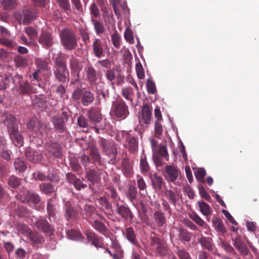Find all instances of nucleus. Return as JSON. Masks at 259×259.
<instances>
[{
  "label": "nucleus",
  "mask_w": 259,
  "mask_h": 259,
  "mask_svg": "<svg viewBox=\"0 0 259 259\" xmlns=\"http://www.w3.org/2000/svg\"><path fill=\"white\" fill-rule=\"evenodd\" d=\"M164 194L168 200V202L172 204L174 206H176L181 197L178 191L177 190L166 189L165 190Z\"/></svg>",
  "instance_id": "412c9836"
},
{
  "label": "nucleus",
  "mask_w": 259,
  "mask_h": 259,
  "mask_svg": "<svg viewBox=\"0 0 259 259\" xmlns=\"http://www.w3.org/2000/svg\"><path fill=\"white\" fill-rule=\"evenodd\" d=\"M147 92L151 94H154L156 92V88L154 81L150 79H148L146 81Z\"/></svg>",
  "instance_id": "e2e57ef3"
},
{
  "label": "nucleus",
  "mask_w": 259,
  "mask_h": 259,
  "mask_svg": "<svg viewBox=\"0 0 259 259\" xmlns=\"http://www.w3.org/2000/svg\"><path fill=\"white\" fill-rule=\"evenodd\" d=\"M77 214L76 210L71 206L69 202H67L65 205V219L69 221L71 219L74 218Z\"/></svg>",
  "instance_id": "c9c22d12"
},
{
  "label": "nucleus",
  "mask_w": 259,
  "mask_h": 259,
  "mask_svg": "<svg viewBox=\"0 0 259 259\" xmlns=\"http://www.w3.org/2000/svg\"><path fill=\"white\" fill-rule=\"evenodd\" d=\"M94 99V94L89 90H84L80 103L83 106H88L93 102Z\"/></svg>",
  "instance_id": "c85d7f7f"
},
{
  "label": "nucleus",
  "mask_w": 259,
  "mask_h": 259,
  "mask_svg": "<svg viewBox=\"0 0 259 259\" xmlns=\"http://www.w3.org/2000/svg\"><path fill=\"white\" fill-rule=\"evenodd\" d=\"M69 67L72 72L79 74L82 68V66L79 60L72 55L69 59Z\"/></svg>",
  "instance_id": "b1692460"
},
{
  "label": "nucleus",
  "mask_w": 259,
  "mask_h": 259,
  "mask_svg": "<svg viewBox=\"0 0 259 259\" xmlns=\"http://www.w3.org/2000/svg\"><path fill=\"white\" fill-rule=\"evenodd\" d=\"M12 82L17 91L22 95H29L36 92V89H34L27 80L23 79L22 75L16 74L12 78Z\"/></svg>",
  "instance_id": "20e7f679"
},
{
  "label": "nucleus",
  "mask_w": 259,
  "mask_h": 259,
  "mask_svg": "<svg viewBox=\"0 0 259 259\" xmlns=\"http://www.w3.org/2000/svg\"><path fill=\"white\" fill-rule=\"evenodd\" d=\"M233 241V245L241 253L244 255L248 254L249 249L240 237H236Z\"/></svg>",
  "instance_id": "cd10ccee"
},
{
  "label": "nucleus",
  "mask_w": 259,
  "mask_h": 259,
  "mask_svg": "<svg viewBox=\"0 0 259 259\" xmlns=\"http://www.w3.org/2000/svg\"><path fill=\"white\" fill-rule=\"evenodd\" d=\"M91 21L94 26V29L97 35H101L104 34L106 31V28L102 21L95 19L93 17Z\"/></svg>",
  "instance_id": "bb28decb"
},
{
  "label": "nucleus",
  "mask_w": 259,
  "mask_h": 259,
  "mask_svg": "<svg viewBox=\"0 0 259 259\" xmlns=\"http://www.w3.org/2000/svg\"><path fill=\"white\" fill-rule=\"evenodd\" d=\"M179 237L182 241L189 242L191 240L192 235L187 230L181 228L179 230Z\"/></svg>",
  "instance_id": "5fc2aeb1"
},
{
  "label": "nucleus",
  "mask_w": 259,
  "mask_h": 259,
  "mask_svg": "<svg viewBox=\"0 0 259 259\" xmlns=\"http://www.w3.org/2000/svg\"><path fill=\"white\" fill-rule=\"evenodd\" d=\"M33 178L35 180H38L40 181H53L54 180H58V178H56L54 177V178L52 177H50L49 176H46L41 172L39 171H36L33 174Z\"/></svg>",
  "instance_id": "4c0bfd02"
},
{
  "label": "nucleus",
  "mask_w": 259,
  "mask_h": 259,
  "mask_svg": "<svg viewBox=\"0 0 259 259\" xmlns=\"http://www.w3.org/2000/svg\"><path fill=\"white\" fill-rule=\"evenodd\" d=\"M59 35L61 44L64 49L68 51H72L77 46V38L75 33L68 28L62 30Z\"/></svg>",
  "instance_id": "7ed1b4c3"
},
{
  "label": "nucleus",
  "mask_w": 259,
  "mask_h": 259,
  "mask_svg": "<svg viewBox=\"0 0 259 259\" xmlns=\"http://www.w3.org/2000/svg\"><path fill=\"white\" fill-rule=\"evenodd\" d=\"M38 128V131H36L35 133L36 136H37L38 138H46L48 135V131L50 130L48 125L41 122Z\"/></svg>",
  "instance_id": "58836bf2"
},
{
  "label": "nucleus",
  "mask_w": 259,
  "mask_h": 259,
  "mask_svg": "<svg viewBox=\"0 0 259 259\" xmlns=\"http://www.w3.org/2000/svg\"><path fill=\"white\" fill-rule=\"evenodd\" d=\"M82 212V217L84 219H88L93 217L96 213V208L91 204H85L82 208L80 207Z\"/></svg>",
  "instance_id": "7c9ffc66"
},
{
  "label": "nucleus",
  "mask_w": 259,
  "mask_h": 259,
  "mask_svg": "<svg viewBox=\"0 0 259 259\" xmlns=\"http://www.w3.org/2000/svg\"><path fill=\"white\" fill-rule=\"evenodd\" d=\"M87 80L91 85L95 83L98 79L97 73L92 65L88 64L84 68Z\"/></svg>",
  "instance_id": "f3484780"
},
{
  "label": "nucleus",
  "mask_w": 259,
  "mask_h": 259,
  "mask_svg": "<svg viewBox=\"0 0 259 259\" xmlns=\"http://www.w3.org/2000/svg\"><path fill=\"white\" fill-rule=\"evenodd\" d=\"M87 239L91 242L93 245L96 247L103 248L102 246V238L98 236L94 232L92 231H87L85 233Z\"/></svg>",
  "instance_id": "2eb2a0df"
},
{
  "label": "nucleus",
  "mask_w": 259,
  "mask_h": 259,
  "mask_svg": "<svg viewBox=\"0 0 259 259\" xmlns=\"http://www.w3.org/2000/svg\"><path fill=\"white\" fill-rule=\"evenodd\" d=\"M38 42L46 48L51 47L53 45V37L52 33L43 31L38 38Z\"/></svg>",
  "instance_id": "dca6fc26"
},
{
  "label": "nucleus",
  "mask_w": 259,
  "mask_h": 259,
  "mask_svg": "<svg viewBox=\"0 0 259 259\" xmlns=\"http://www.w3.org/2000/svg\"><path fill=\"white\" fill-rule=\"evenodd\" d=\"M67 237L72 240H79L82 239L81 233L76 230L71 229L66 232Z\"/></svg>",
  "instance_id": "49530a36"
},
{
  "label": "nucleus",
  "mask_w": 259,
  "mask_h": 259,
  "mask_svg": "<svg viewBox=\"0 0 259 259\" xmlns=\"http://www.w3.org/2000/svg\"><path fill=\"white\" fill-rule=\"evenodd\" d=\"M20 200L23 203H26L31 208L36 209V205L40 201V197L37 193L27 191L25 194L20 196Z\"/></svg>",
  "instance_id": "423d86ee"
},
{
  "label": "nucleus",
  "mask_w": 259,
  "mask_h": 259,
  "mask_svg": "<svg viewBox=\"0 0 259 259\" xmlns=\"http://www.w3.org/2000/svg\"><path fill=\"white\" fill-rule=\"evenodd\" d=\"M0 3L5 10L14 9L17 5L16 0H0Z\"/></svg>",
  "instance_id": "864d4df0"
},
{
  "label": "nucleus",
  "mask_w": 259,
  "mask_h": 259,
  "mask_svg": "<svg viewBox=\"0 0 259 259\" xmlns=\"http://www.w3.org/2000/svg\"><path fill=\"white\" fill-rule=\"evenodd\" d=\"M46 150L50 154L56 158H60L62 156V148L60 144L57 142H52L47 144Z\"/></svg>",
  "instance_id": "4468645a"
},
{
  "label": "nucleus",
  "mask_w": 259,
  "mask_h": 259,
  "mask_svg": "<svg viewBox=\"0 0 259 259\" xmlns=\"http://www.w3.org/2000/svg\"><path fill=\"white\" fill-rule=\"evenodd\" d=\"M37 229L43 232L46 236L51 237L53 235L55 230L53 225L49 223L45 219H40L35 222Z\"/></svg>",
  "instance_id": "0eeeda50"
},
{
  "label": "nucleus",
  "mask_w": 259,
  "mask_h": 259,
  "mask_svg": "<svg viewBox=\"0 0 259 259\" xmlns=\"http://www.w3.org/2000/svg\"><path fill=\"white\" fill-rule=\"evenodd\" d=\"M14 62L18 67H26L27 65V59L20 55H17L15 57Z\"/></svg>",
  "instance_id": "052dcab7"
},
{
  "label": "nucleus",
  "mask_w": 259,
  "mask_h": 259,
  "mask_svg": "<svg viewBox=\"0 0 259 259\" xmlns=\"http://www.w3.org/2000/svg\"><path fill=\"white\" fill-rule=\"evenodd\" d=\"M115 212L117 214L127 221L132 222L134 218L131 209L125 204L120 205L119 202H117Z\"/></svg>",
  "instance_id": "6e6552de"
},
{
  "label": "nucleus",
  "mask_w": 259,
  "mask_h": 259,
  "mask_svg": "<svg viewBox=\"0 0 259 259\" xmlns=\"http://www.w3.org/2000/svg\"><path fill=\"white\" fill-rule=\"evenodd\" d=\"M29 237L32 242L35 244H40L43 241V237L37 232H30Z\"/></svg>",
  "instance_id": "13d9d810"
},
{
  "label": "nucleus",
  "mask_w": 259,
  "mask_h": 259,
  "mask_svg": "<svg viewBox=\"0 0 259 259\" xmlns=\"http://www.w3.org/2000/svg\"><path fill=\"white\" fill-rule=\"evenodd\" d=\"M151 108L148 104H144L142 109L141 115L139 116V122L148 125L151 123Z\"/></svg>",
  "instance_id": "f8f14e48"
},
{
  "label": "nucleus",
  "mask_w": 259,
  "mask_h": 259,
  "mask_svg": "<svg viewBox=\"0 0 259 259\" xmlns=\"http://www.w3.org/2000/svg\"><path fill=\"white\" fill-rule=\"evenodd\" d=\"M190 218L200 227L207 228L208 225L197 213L193 212L189 214Z\"/></svg>",
  "instance_id": "c03bdc74"
},
{
  "label": "nucleus",
  "mask_w": 259,
  "mask_h": 259,
  "mask_svg": "<svg viewBox=\"0 0 259 259\" xmlns=\"http://www.w3.org/2000/svg\"><path fill=\"white\" fill-rule=\"evenodd\" d=\"M137 183L141 195H145L144 192L147 193V185L143 178L141 176H137Z\"/></svg>",
  "instance_id": "37998d69"
},
{
  "label": "nucleus",
  "mask_w": 259,
  "mask_h": 259,
  "mask_svg": "<svg viewBox=\"0 0 259 259\" xmlns=\"http://www.w3.org/2000/svg\"><path fill=\"white\" fill-rule=\"evenodd\" d=\"M123 234L132 244L135 246H139L136 235L133 228L128 227L126 228L125 231L123 232Z\"/></svg>",
  "instance_id": "5701e85b"
},
{
  "label": "nucleus",
  "mask_w": 259,
  "mask_h": 259,
  "mask_svg": "<svg viewBox=\"0 0 259 259\" xmlns=\"http://www.w3.org/2000/svg\"><path fill=\"white\" fill-rule=\"evenodd\" d=\"M66 178L69 183L72 184L75 189L78 191L87 187L86 184H83L79 179L77 178L75 175L72 173L67 174Z\"/></svg>",
  "instance_id": "a211bd4d"
},
{
  "label": "nucleus",
  "mask_w": 259,
  "mask_h": 259,
  "mask_svg": "<svg viewBox=\"0 0 259 259\" xmlns=\"http://www.w3.org/2000/svg\"><path fill=\"white\" fill-rule=\"evenodd\" d=\"M84 89L77 88L75 89L72 94L71 98L74 101L79 102L81 101Z\"/></svg>",
  "instance_id": "6e6d98bb"
},
{
  "label": "nucleus",
  "mask_w": 259,
  "mask_h": 259,
  "mask_svg": "<svg viewBox=\"0 0 259 259\" xmlns=\"http://www.w3.org/2000/svg\"><path fill=\"white\" fill-rule=\"evenodd\" d=\"M12 209L15 212L16 214L20 218H28L31 211L26 207L19 204L18 203H14L12 206Z\"/></svg>",
  "instance_id": "4be33fe9"
},
{
  "label": "nucleus",
  "mask_w": 259,
  "mask_h": 259,
  "mask_svg": "<svg viewBox=\"0 0 259 259\" xmlns=\"http://www.w3.org/2000/svg\"><path fill=\"white\" fill-rule=\"evenodd\" d=\"M198 205L201 212L204 215L207 216L211 214L212 209L209 205L205 202H198Z\"/></svg>",
  "instance_id": "8fccbe9b"
},
{
  "label": "nucleus",
  "mask_w": 259,
  "mask_h": 259,
  "mask_svg": "<svg viewBox=\"0 0 259 259\" xmlns=\"http://www.w3.org/2000/svg\"><path fill=\"white\" fill-rule=\"evenodd\" d=\"M180 174V169L176 167L167 165L165 167L164 177L168 181L175 183Z\"/></svg>",
  "instance_id": "9b49d317"
},
{
  "label": "nucleus",
  "mask_w": 259,
  "mask_h": 259,
  "mask_svg": "<svg viewBox=\"0 0 259 259\" xmlns=\"http://www.w3.org/2000/svg\"><path fill=\"white\" fill-rule=\"evenodd\" d=\"M90 13L93 16L92 18H98L100 16L99 9L95 3L92 4L90 7Z\"/></svg>",
  "instance_id": "774afa93"
},
{
  "label": "nucleus",
  "mask_w": 259,
  "mask_h": 259,
  "mask_svg": "<svg viewBox=\"0 0 259 259\" xmlns=\"http://www.w3.org/2000/svg\"><path fill=\"white\" fill-rule=\"evenodd\" d=\"M21 180L15 176H11L8 180L9 186L13 188L18 187L21 185Z\"/></svg>",
  "instance_id": "bf43d9fd"
},
{
  "label": "nucleus",
  "mask_w": 259,
  "mask_h": 259,
  "mask_svg": "<svg viewBox=\"0 0 259 259\" xmlns=\"http://www.w3.org/2000/svg\"><path fill=\"white\" fill-rule=\"evenodd\" d=\"M47 209L50 220H51V218H54L55 217L56 208L54 204V199H49L48 200Z\"/></svg>",
  "instance_id": "09e8293b"
},
{
  "label": "nucleus",
  "mask_w": 259,
  "mask_h": 259,
  "mask_svg": "<svg viewBox=\"0 0 259 259\" xmlns=\"http://www.w3.org/2000/svg\"><path fill=\"white\" fill-rule=\"evenodd\" d=\"M112 111L117 118L122 119H125L129 114L128 107L122 99L113 102Z\"/></svg>",
  "instance_id": "39448f33"
},
{
  "label": "nucleus",
  "mask_w": 259,
  "mask_h": 259,
  "mask_svg": "<svg viewBox=\"0 0 259 259\" xmlns=\"http://www.w3.org/2000/svg\"><path fill=\"white\" fill-rule=\"evenodd\" d=\"M34 63L37 67L43 70L48 71L50 69L49 66V62L46 59L36 58L34 60Z\"/></svg>",
  "instance_id": "a19ab883"
},
{
  "label": "nucleus",
  "mask_w": 259,
  "mask_h": 259,
  "mask_svg": "<svg viewBox=\"0 0 259 259\" xmlns=\"http://www.w3.org/2000/svg\"><path fill=\"white\" fill-rule=\"evenodd\" d=\"M111 40L113 46L115 48L119 49L120 47L121 37L117 31H115L111 35Z\"/></svg>",
  "instance_id": "680f3d73"
},
{
  "label": "nucleus",
  "mask_w": 259,
  "mask_h": 259,
  "mask_svg": "<svg viewBox=\"0 0 259 259\" xmlns=\"http://www.w3.org/2000/svg\"><path fill=\"white\" fill-rule=\"evenodd\" d=\"M77 124L82 128H86L89 126V121L83 115H80L77 118Z\"/></svg>",
  "instance_id": "69168bd1"
},
{
  "label": "nucleus",
  "mask_w": 259,
  "mask_h": 259,
  "mask_svg": "<svg viewBox=\"0 0 259 259\" xmlns=\"http://www.w3.org/2000/svg\"><path fill=\"white\" fill-rule=\"evenodd\" d=\"M151 180L153 188L155 191H162L163 188H165V183L161 176L155 174L151 177Z\"/></svg>",
  "instance_id": "aec40b11"
},
{
  "label": "nucleus",
  "mask_w": 259,
  "mask_h": 259,
  "mask_svg": "<svg viewBox=\"0 0 259 259\" xmlns=\"http://www.w3.org/2000/svg\"><path fill=\"white\" fill-rule=\"evenodd\" d=\"M92 225L96 231L104 235H105L106 232L108 231V229L105 224L99 220L94 221Z\"/></svg>",
  "instance_id": "79ce46f5"
},
{
  "label": "nucleus",
  "mask_w": 259,
  "mask_h": 259,
  "mask_svg": "<svg viewBox=\"0 0 259 259\" xmlns=\"http://www.w3.org/2000/svg\"><path fill=\"white\" fill-rule=\"evenodd\" d=\"M126 141L127 148L131 153H134L137 151L138 148V138L129 135L126 138Z\"/></svg>",
  "instance_id": "2f4dec72"
},
{
  "label": "nucleus",
  "mask_w": 259,
  "mask_h": 259,
  "mask_svg": "<svg viewBox=\"0 0 259 259\" xmlns=\"http://www.w3.org/2000/svg\"><path fill=\"white\" fill-rule=\"evenodd\" d=\"M153 219L156 224L158 227H162L166 224L165 217L164 213L161 210H157L154 212Z\"/></svg>",
  "instance_id": "c756f323"
},
{
  "label": "nucleus",
  "mask_w": 259,
  "mask_h": 259,
  "mask_svg": "<svg viewBox=\"0 0 259 259\" xmlns=\"http://www.w3.org/2000/svg\"><path fill=\"white\" fill-rule=\"evenodd\" d=\"M51 122L53 123L55 132L57 133L62 134L67 132V128L66 125L67 122L59 117L58 115L54 116L52 117Z\"/></svg>",
  "instance_id": "9d476101"
},
{
  "label": "nucleus",
  "mask_w": 259,
  "mask_h": 259,
  "mask_svg": "<svg viewBox=\"0 0 259 259\" xmlns=\"http://www.w3.org/2000/svg\"><path fill=\"white\" fill-rule=\"evenodd\" d=\"M151 245L156 252L160 255H164L167 252V248L163 241L157 237H153L151 240Z\"/></svg>",
  "instance_id": "ddd939ff"
},
{
  "label": "nucleus",
  "mask_w": 259,
  "mask_h": 259,
  "mask_svg": "<svg viewBox=\"0 0 259 259\" xmlns=\"http://www.w3.org/2000/svg\"><path fill=\"white\" fill-rule=\"evenodd\" d=\"M88 117L94 124L99 123L102 119L101 111L97 108L90 109L88 112Z\"/></svg>",
  "instance_id": "6ab92c4d"
},
{
  "label": "nucleus",
  "mask_w": 259,
  "mask_h": 259,
  "mask_svg": "<svg viewBox=\"0 0 259 259\" xmlns=\"http://www.w3.org/2000/svg\"><path fill=\"white\" fill-rule=\"evenodd\" d=\"M137 194L138 191L136 187L133 185H130L128 189L125 192V195L133 204L134 201L137 199Z\"/></svg>",
  "instance_id": "473e14b6"
},
{
  "label": "nucleus",
  "mask_w": 259,
  "mask_h": 259,
  "mask_svg": "<svg viewBox=\"0 0 259 259\" xmlns=\"http://www.w3.org/2000/svg\"><path fill=\"white\" fill-rule=\"evenodd\" d=\"M92 48L94 54L98 58L104 56L105 50L108 49L105 41H102L101 39L97 38H95L94 39Z\"/></svg>",
  "instance_id": "1a4fd4ad"
},
{
  "label": "nucleus",
  "mask_w": 259,
  "mask_h": 259,
  "mask_svg": "<svg viewBox=\"0 0 259 259\" xmlns=\"http://www.w3.org/2000/svg\"><path fill=\"white\" fill-rule=\"evenodd\" d=\"M23 17L22 23L24 24H28L36 17V14L34 12L26 9L23 12Z\"/></svg>",
  "instance_id": "ea45409f"
},
{
  "label": "nucleus",
  "mask_w": 259,
  "mask_h": 259,
  "mask_svg": "<svg viewBox=\"0 0 259 259\" xmlns=\"http://www.w3.org/2000/svg\"><path fill=\"white\" fill-rule=\"evenodd\" d=\"M176 248H177L176 253L180 259H191L189 253L185 249L178 246Z\"/></svg>",
  "instance_id": "0e129e2a"
},
{
  "label": "nucleus",
  "mask_w": 259,
  "mask_h": 259,
  "mask_svg": "<svg viewBox=\"0 0 259 259\" xmlns=\"http://www.w3.org/2000/svg\"><path fill=\"white\" fill-rule=\"evenodd\" d=\"M10 78L9 74L0 76V90H5L9 86Z\"/></svg>",
  "instance_id": "603ef678"
},
{
  "label": "nucleus",
  "mask_w": 259,
  "mask_h": 259,
  "mask_svg": "<svg viewBox=\"0 0 259 259\" xmlns=\"http://www.w3.org/2000/svg\"><path fill=\"white\" fill-rule=\"evenodd\" d=\"M212 222L213 223V226L217 231L220 232L222 234H224L226 232V229L220 220L215 218L212 219Z\"/></svg>",
  "instance_id": "de8ad7c7"
},
{
  "label": "nucleus",
  "mask_w": 259,
  "mask_h": 259,
  "mask_svg": "<svg viewBox=\"0 0 259 259\" xmlns=\"http://www.w3.org/2000/svg\"><path fill=\"white\" fill-rule=\"evenodd\" d=\"M198 242L201 244L202 248L211 251L213 249V241L211 238L205 237L202 235L198 239Z\"/></svg>",
  "instance_id": "a878e982"
},
{
  "label": "nucleus",
  "mask_w": 259,
  "mask_h": 259,
  "mask_svg": "<svg viewBox=\"0 0 259 259\" xmlns=\"http://www.w3.org/2000/svg\"><path fill=\"white\" fill-rule=\"evenodd\" d=\"M122 170L124 175L127 177H131L133 172V167L130 160L127 158H124L122 160Z\"/></svg>",
  "instance_id": "393cba45"
},
{
  "label": "nucleus",
  "mask_w": 259,
  "mask_h": 259,
  "mask_svg": "<svg viewBox=\"0 0 259 259\" xmlns=\"http://www.w3.org/2000/svg\"><path fill=\"white\" fill-rule=\"evenodd\" d=\"M40 191L46 195H50L54 191V187L49 183H43L39 185Z\"/></svg>",
  "instance_id": "3c124183"
},
{
  "label": "nucleus",
  "mask_w": 259,
  "mask_h": 259,
  "mask_svg": "<svg viewBox=\"0 0 259 259\" xmlns=\"http://www.w3.org/2000/svg\"><path fill=\"white\" fill-rule=\"evenodd\" d=\"M87 179L93 184L98 183L100 180V174L97 170L91 169L86 173Z\"/></svg>",
  "instance_id": "e433bc0d"
},
{
  "label": "nucleus",
  "mask_w": 259,
  "mask_h": 259,
  "mask_svg": "<svg viewBox=\"0 0 259 259\" xmlns=\"http://www.w3.org/2000/svg\"><path fill=\"white\" fill-rule=\"evenodd\" d=\"M40 123L41 122L36 118H32L27 123V127L29 130L35 133L36 131H38Z\"/></svg>",
  "instance_id": "a18cd8bd"
},
{
  "label": "nucleus",
  "mask_w": 259,
  "mask_h": 259,
  "mask_svg": "<svg viewBox=\"0 0 259 259\" xmlns=\"http://www.w3.org/2000/svg\"><path fill=\"white\" fill-rule=\"evenodd\" d=\"M89 151L93 160L95 162L100 164L101 163V156L98 147L94 145H92L89 147Z\"/></svg>",
  "instance_id": "72a5a7b5"
},
{
  "label": "nucleus",
  "mask_w": 259,
  "mask_h": 259,
  "mask_svg": "<svg viewBox=\"0 0 259 259\" xmlns=\"http://www.w3.org/2000/svg\"><path fill=\"white\" fill-rule=\"evenodd\" d=\"M122 96L127 100L133 103L134 99V91L130 86L125 87L121 89Z\"/></svg>",
  "instance_id": "f704fd0d"
},
{
  "label": "nucleus",
  "mask_w": 259,
  "mask_h": 259,
  "mask_svg": "<svg viewBox=\"0 0 259 259\" xmlns=\"http://www.w3.org/2000/svg\"><path fill=\"white\" fill-rule=\"evenodd\" d=\"M14 165L16 169L20 172L24 171L27 168L25 161L20 158H18L15 160Z\"/></svg>",
  "instance_id": "4d7b16f0"
},
{
  "label": "nucleus",
  "mask_w": 259,
  "mask_h": 259,
  "mask_svg": "<svg viewBox=\"0 0 259 259\" xmlns=\"http://www.w3.org/2000/svg\"><path fill=\"white\" fill-rule=\"evenodd\" d=\"M53 70L55 78L58 81L64 83L69 80V71L65 54H59L55 59Z\"/></svg>",
  "instance_id": "f03ea898"
},
{
  "label": "nucleus",
  "mask_w": 259,
  "mask_h": 259,
  "mask_svg": "<svg viewBox=\"0 0 259 259\" xmlns=\"http://www.w3.org/2000/svg\"><path fill=\"white\" fill-rule=\"evenodd\" d=\"M0 122L7 126L10 138L14 144L18 147L21 146L23 145L22 137L18 130V121L14 115L1 112Z\"/></svg>",
  "instance_id": "f257e3e1"
},
{
  "label": "nucleus",
  "mask_w": 259,
  "mask_h": 259,
  "mask_svg": "<svg viewBox=\"0 0 259 259\" xmlns=\"http://www.w3.org/2000/svg\"><path fill=\"white\" fill-rule=\"evenodd\" d=\"M98 202L101 206L104 207L105 209L109 210L111 209V204L109 202L106 197H101L98 199Z\"/></svg>",
  "instance_id": "338daca9"
}]
</instances>
